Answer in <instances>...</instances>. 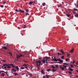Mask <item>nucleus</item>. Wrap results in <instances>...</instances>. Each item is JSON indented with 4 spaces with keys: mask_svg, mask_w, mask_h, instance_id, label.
<instances>
[{
    "mask_svg": "<svg viewBox=\"0 0 78 78\" xmlns=\"http://www.w3.org/2000/svg\"><path fill=\"white\" fill-rule=\"evenodd\" d=\"M51 71V69H48L47 70V71L48 72H49V71Z\"/></svg>",
    "mask_w": 78,
    "mask_h": 78,
    "instance_id": "c756f323",
    "label": "nucleus"
},
{
    "mask_svg": "<svg viewBox=\"0 0 78 78\" xmlns=\"http://www.w3.org/2000/svg\"><path fill=\"white\" fill-rule=\"evenodd\" d=\"M4 66H2V69H4V68H3V67H4Z\"/></svg>",
    "mask_w": 78,
    "mask_h": 78,
    "instance_id": "864d4df0",
    "label": "nucleus"
},
{
    "mask_svg": "<svg viewBox=\"0 0 78 78\" xmlns=\"http://www.w3.org/2000/svg\"><path fill=\"white\" fill-rule=\"evenodd\" d=\"M6 45L5 46L7 47V46L8 45V44L7 43L5 44L4 45V46Z\"/></svg>",
    "mask_w": 78,
    "mask_h": 78,
    "instance_id": "ea45409f",
    "label": "nucleus"
},
{
    "mask_svg": "<svg viewBox=\"0 0 78 78\" xmlns=\"http://www.w3.org/2000/svg\"><path fill=\"white\" fill-rule=\"evenodd\" d=\"M51 67H52V68H53V69H55V68H56V67H55V66H54L53 65H52L51 66Z\"/></svg>",
    "mask_w": 78,
    "mask_h": 78,
    "instance_id": "6ab92c4d",
    "label": "nucleus"
},
{
    "mask_svg": "<svg viewBox=\"0 0 78 78\" xmlns=\"http://www.w3.org/2000/svg\"><path fill=\"white\" fill-rule=\"evenodd\" d=\"M58 61H59L60 62H61L62 63L63 62V60H62L60 59V58L58 59Z\"/></svg>",
    "mask_w": 78,
    "mask_h": 78,
    "instance_id": "39448f33",
    "label": "nucleus"
},
{
    "mask_svg": "<svg viewBox=\"0 0 78 78\" xmlns=\"http://www.w3.org/2000/svg\"><path fill=\"white\" fill-rule=\"evenodd\" d=\"M68 73H69V74H72V73L70 71H68Z\"/></svg>",
    "mask_w": 78,
    "mask_h": 78,
    "instance_id": "72a5a7b5",
    "label": "nucleus"
},
{
    "mask_svg": "<svg viewBox=\"0 0 78 78\" xmlns=\"http://www.w3.org/2000/svg\"><path fill=\"white\" fill-rule=\"evenodd\" d=\"M70 60V59L69 58H67L66 59V61H69Z\"/></svg>",
    "mask_w": 78,
    "mask_h": 78,
    "instance_id": "bb28decb",
    "label": "nucleus"
},
{
    "mask_svg": "<svg viewBox=\"0 0 78 78\" xmlns=\"http://www.w3.org/2000/svg\"><path fill=\"white\" fill-rule=\"evenodd\" d=\"M46 64H48V62H46Z\"/></svg>",
    "mask_w": 78,
    "mask_h": 78,
    "instance_id": "0e129e2a",
    "label": "nucleus"
},
{
    "mask_svg": "<svg viewBox=\"0 0 78 78\" xmlns=\"http://www.w3.org/2000/svg\"><path fill=\"white\" fill-rule=\"evenodd\" d=\"M45 76L46 77H45ZM43 78H49V77H48V75L46 74L45 76H44L43 77Z\"/></svg>",
    "mask_w": 78,
    "mask_h": 78,
    "instance_id": "7ed1b4c3",
    "label": "nucleus"
},
{
    "mask_svg": "<svg viewBox=\"0 0 78 78\" xmlns=\"http://www.w3.org/2000/svg\"><path fill=\"white\" fill-rule=\"evenodd\" d=\"M52 70L53 72V71H56L55 69H53Z\"/></svg>",
    "mask_w": 78,
    "mask_h": 78,
    "instance_id": "79ce46f5",
    "label": "nucleus"
},
{
    "mask_svg": "<svg viewBox=\"0 0 78 78\" xmlns=\"http://www.w3.org/2000/svg\"><path fill=\"white\" fill-rule=\"evenodd\" d=\"M3 4H5V3H6V1H3Z\"/></svg>",
    "mask_w": 78,
    "mask_h": 78,
    "instance_id": "4c0bfd02",
    "label": "nucleus"
},
{
    "mask_svg": "<svg viewBox=\"0 0 78 78\" xmlns=\"http://www.w3.org/2000/svg\"><path fill=\"white\" fill-rule=\"evenodd\" d=\"M8 71H6V74H7L8 73Z\"/></svg>",
    "mask_w": 78,
    "mask_h": 78,
    "instance_id": "13d9d810",
    "label": "nucleus"
},
{
    "mask_svg": "<svg viewBox=\"0 0 78 78\" xmlns=\"http://www.w3.org/2000/svg\"><path fill=\"white\" fill-rule=\"evenodd\" d=\"M53 61H58V59H57L56 58V57H54V58L53 59Z\"/></svg>",
    "mask_w": 78,
    "mask_h": 78,
    "instance_id": "20e7f679",
    "label": "nucleus"
},
{
    "mask_svg": "<svg viewBox=\"0 0 78 78\" xmlns=\"http://www.w3.org/2000/svg\"><path fill=\"white\" fill-rule=\"evenodd\" d=\"M15 11H16V12H19V10H18L17 9H16L15 10Z\"/></svg>",
    "mask_w": 78,
    "mask_h": 78,
    "instance_id": "58836bf2",
    "label": "nucleus"
},
{
    "mask_svg": "<svg viewBox=\"0 0 78 78\" xmlns=\"http://www.w3.org/2000/svg\"><path fill=\"white\" fill-rule=\"evenodd\" d=\"M70 66L71 67V68H72V67H74L73 66L72 64H70Z\"/></svg>",
    "mask_w": 78,
    "mask_h": 78,
    "instance_id": "b1692460",
    "label": "nucleus"
},
{
    "mask_svg": "<svg viewBox=\"0 0 78 78\" xmlns=\"http://www.w3.org/2000/svg\"><path fill=\"white\" fill-rule=\"evenodd\" d=\"M60 52H61V53H62V54H65V53H64V51L62 50H60Z\"/></svg>",
    "mask_w": 78,
    "mask_h": 78,
    "instance_id": "9b49d317",
    "label": "nucleus"
},
{
    "mask_svg": "<svg viewBox=\"0 0 78 78\" xmlns=\"http://www.w3.org/2000/svg\"><path fill=\"white\" fill-rule=\"evenodd\" d=\"M20 69H25V68H24V67H21Z\"/></svg>",
    "mask_w": 78,
    "mask_h": 78,
    "instance_id": "473e14b6",
    "label": "nucleus"
},
{
    "mask_svg": "<svg viewBox=\"0 0 78 78\" xmlns=\"http://www.w3.org/2000/svg\"><path fill=\"white\" fill-rule=\"evenodd\" d=\"M41 61H42L38 60L36 62V63L37 64V67H40V66H41Z\"/></svg>",
    "mask_w": 78,
    "mask_h": 78,
    "instance_id": "f03ea898",
    "label": "nucleus"
},
{
    "mask_svg": "<svg viewBox=\"0 0 78 78\" xmlns=\"http://www.w3.org/2000/svg\"><path fill=\"white\" fill-rule=\"evenodd\" d=\"M27 15H29V14L27 13H26V16H27Z\"/></svg>",
    "mask_w": 78,
    "mask_h": 78,
    "instance_id": "c03bdc74",
    "label": "nucleus"
},
{
    "mask_svg": "<svg viewBox=\"0 0 78 78\" xmlns=\"http://www.w3.org/2000/svg\"><path fill=\"white\" fill-rule=\"evenodd\" d=\"M12 70L13 71V72H16V69H15L13 68L12 69Z\"/></svg>",
    "mask_w": 78,
    "mask_h": 78,
    "instance_id": "4468645a",
    "label": "nucleus"
},
{
    "mask_svg": "<svg viewBox=\"0 0 78 78\" xmlns=\"http://www.w3.org/2000/svg\"><path fill=\"white\" fill-rule=\"evenodd\" d=\"M28 65V64H27V65L23 64V66H27Z\"/></svg>",
    "mask_w": 78,
    "mask_h": 78,
    "instance_id": "cd10ccee",
    "label": "nucleus"
},
{
    "mask_svg": "<svg viewBox=\"0 0 78 78\" xmlns=\"http://www.w3.org/2000/svg\"><path fill=\"white\" fill-rule=\"evenodd\" d=\"M58 55L59 56V55H60V54L59 53V52H58Z\"/></svg>",
    "mask_w": 78,
    "mask_h": 78,
    "instance_id": "4d7b16f0",
    "label": "nucleus"
},
{
    "mask_svg": "<svg viewBox=\"0 0 78 78\" xmlns=\"http://www.w3.org/2000/svg\"><path fill=\"white\" fill-rule=\"evenodd\" d=\"M24 27H23L24 28H27V26H25V25H24Z\"/></svg>",
    "mask_w": 78,
    "mask_h": 78,
    "instance_id": "a19ab883",
    "label": "nucleus"
},
{
    "mask_svg": "<svg viewBox=\"0 0 78 78\" xmlns=\"http://www.w3.org/2000/svg\"><path fill=\"white\" fill-rule=\"evenodd\" d=\"M33 2H29V5H32V4H33Z\"/></svg>",
    "mask_w": 78,
    "mask_h": 78,
    "instance_id": "ddd939ff",
    "label": "nucleus"
},
{
    "mask_svg": "<svg viewBox=\"0 0 78 78\" xmlns=\"http://www.w3.org/2000/svg\"><path fill=\"white\" fill-rule=\"evenodd\" d=\"M2 61H4V62H6V61L4 60H3Z\"/></svg>",
    "mask_w": 78,
    "mask_h": 78,
    "instance_id": "338daca9",
    "label": "nucleus"
},
{
    "mask_svg": "<svg viewBox=\"0 0 78 78\" xmlns=\"http://www.w3.org/2000/svg\"><path fill=\"white\" fill-rule=\"evenodd\" d=\"M55 67H56V68H57V69H58V65H55Z\"/></svg>",
    "mask_w": 78,
    "mask_h": 78,
    "instance_id": "a878e982",
    "label": "nucleus"
},
{
    "mask_svg": "<svg viewBox=\"0 0 78 78\" xmlns=\"http://www.w3.org/2000/svg\"><path fill=\"white\" fill-rule=\"evenodd\" d=\"M75 77H77V78H78V76H75Z\"/></svg>",
    "mask_w": 78,
    "mask_h": 78,
    "instance_id": "774afa93",
    "label": "nucleus"
},
{
    "mask_svg": "<svg viewBox=\"0 0 78 78\" xmlns=\"http://www.w3.org/2000/svg\"><path fill=\"white\" fill-rule=\"evenodd\" d=\"M12 66L13 68L16 67V66H14V65L13 64H12Z\"/></svg>",
    "mask_w": 78,
    "mask_h": 78,
    "instance_id": "f3484780",
    "label": "nucleus"
},
{
    "mask_svg": "<svg viewBox=\"0 0 78 78\" xmlns=\"http://www.w3.org/2000/svg\"><path fill=\"white\" fill-rule=\"evenodd\" d=\"M7 46H2V48H3L5 50H8V48L6 47Z\"/></svg>",
    "mask_w": 78,
    "mask_h": 78,
    "instance_id": "423d86ee",
    "label": "nucleus"
},
{
    "mask_svg": "<svg viewBox=\"0 0 78 78\" xmlns=\"http://www.w3.org/2000/svg\"><path fill=\"white\" fill-rule=\"evenodd\" d=\"M9 54H10V55L12 56V54H11V52H9Z\"/></svg>",
    "mask_w": 78,
    "mask_h": 78,
    "instance_id": "49530a36",
    "label": "nucleus"
},
{
    "mask_svg": "<svg viewBox=\"0 0 78 78\" xmlns=\"http://www.w3.org/2000/svg\"><path fill=\"white\" fill-rule=\"evenodd\" d=\"M41 73L43 75H45V74L44 71L42 70H41Z\"/></svg>",
    "mask_w": 78,
    "mask_h": 78,
    "instance_id": "1a4fd4ad",
    "label": "nucleus"
},
{
    "mask_svg": "<svg viewBox=\"0 0 78 78\" xmlns=\"http://www.w3.org/2000/svg\"><path fill=\"white\" fill-rule=\"evenodd\" d=\"M64 56H62L61 57H60V58H61L62 59H64Z\"/></svg>",
    "mask_w": 78,
    "mask_h": 78,
    "instance_id": "a211bd4d",
    "label": "nucleus"
},
{
    "mask_svg": "<svg viewBox=\"0 0 78 78\" xmlns=\"http://www.w3.org/2000/svg\"><path fill=\"white\" fill-rule=\"evenodd\" d=\"M1 76H5V74L3 73H2L1 75Z\"/></svg>",
    "mask_w": 78,
    "mask_h": 78,
    "instance_id": "dca6fc26",
    "label": "nucleus"
},
{
    "mask_svg": "<svg viewBox=\"0 0 78 78\" xmlns=\"http://www.w3.org/2000/svg\"><path fill=\"white\" fill-rule=\"evenodd\" d=\"M75 17H78V14H76V15H75Z\"/></svg>",
    "mask_w": 78,
    "mask_h": 78,
    "instance_id": "c85d7f7f",
    "label": "nucleus"
},
{
    "mask_svg": "<svg viewBox=\"0 0 78 78\" xmlns=\"http://www.w3.org/2000/svg\"><path fill=\"white\" fill-rule=\"evenodd\" d=\"M23 61H24V62H28V61H26L25 60H23Z\"/></svg>",
    "mask_w": 78,
    "mask_h": 78,
    "instance_id": "3c124183",
    "label": "nucleus"
},
{
    "mask_svg": "<svg viewBox=\"0 0 78 78\" xmlns=\"http://www.w3.org/2000/svg\"><path fill=\"white\" fill-rule=\"evenodd\" d=\"M15 69H16L17 70H19V67L17 66H16L15 67Z\"/></svg>",
    "mask_w": 78,
    "mask_h": 78,
    "instance_id": "9d476101",
    "label": "nucleus"
},
{
    "mask_svg": "<svg viewBox=\"0 0 78 78\" xmlns=\"http://www.w3.org/2000/svg\"><path fill=\"white\" fill-rule=\"evenodd\" d=\"M30 76H32V74H30Z\"/></svg>",
    "mask_w": 78,
    "mask_h": 78,
    "instance_id": "680f3d73",
    "label": "nucleus"
},
{
    "mask_svg": "<svg viewBox=\"0 0 78 78\" xmlns=\"http://www.w3.org/2000/svg\"><path fill=\"white\" fill-rule=\"evenodd\" d=\"M26 12H28V11H29V10H28L27 9H26Z\"/></svg>",
    "mask_w": 78,
    "mask_h": 78,
    "instance_id": "37998d69",
    "label": "nucleus"
},
{
    "mask_svg": "<svg viewBox=\"0 0 78 78\" xmlns=\"http://www.w3.org/2000/svg\"><path fill=\"white\" fill-rule=\"evenodd\" d=\"M45 60L46 61V62H47V61H48V60L47 59H45Z\"/></svg>",
    "mask_w": 78,
    "mask_h": 78,
    "instance_id": "6e6d98bb",
    "label": "nucleus"
},
{
    "mask_svg": "<svg viewBox=\"0 0 78 78\" xmlns=\"http://www.w3.org/2000/svg\"><path fill=\"white\" fill-rule=\"evenodd\" d=\"M24 69H27V68H28V66H26V67H24Z\"/></svg>",
    "mask_w": 78,
    "mask_h": 78,
    "instance_id": "a18cd8bd",
    "label": "nucleus"
},
{
    "mask_svg": "<svg viewBox=\"0 0 78 78\" xmlns=\"http://www.w3.org/2000/svg\"><path fill=\"white\" fill-rule=\"evenodd\" d=\"M45 58H46V59H50V58H51L50 57H45L43 58L42 60H41L42 61V62L43 63V64H45Z\"/></svg>",
    "mask_w": 78,
    "mask_h": 78,
    "instance_id": "f257e3e1",
    "label": "nucleus"
},
{
    "mask_svg": "<svg viewBox=\"0 0 78 78\" xmlns=\"http://www.w3.org/2000/svg\"><path fill=\"white\" fill-rule=\"evenodd\" d=\"M7 69H10V68H11V67L9 66H7Z\"/></svg>",
    "mask_w": 78,
    "mask_h": 78,
    "instance_id": "412c9836",
    "label": "nucleus"
},
{
    "mask_svg": "<svg viewBox=\"0 0 78 78\" xmlns=\"http://www.w3.org/2000/svg\"><path fill=\"white\" fill-rule=\"evenodd\" d=\"M39 59H40V60H41V57H40L39 58Z\"/></svg>",
    "mask_w": 78,
    "mask_h": 78,
    "instance_id": "052dcab7",
    "label": "nucleus"
},
{
    "mask_svg": "<svg viewBox=\"0 0 78 78\" xmlns=\"http://www.w3.org/2000/svg\"><path fill=\"white\" fill-rule=\"evenodd\" d=\"M7 65L8 66H12V63H11V64H8Z\"/></svg>",
    "mask_w": 78,
    "mask_h": 78,
    "instance_id": "7c9ffc66",
    "label": "nucleus"
},
{
    "mask_svg": "<svg viewBox=\"0 0 78 78\" xmlns=\"http://www.w3.org/2000/svg\"><path fill=\"white\" fill-rule=\"evenodd\" d=\"M4 67V66H6V67H7L8 66V64H4L2 65Z\"/></svg>",
    "mask_w": 78,
    "mask_h": 78,
    "instance_id": "2eb2a0df",
    "label": "nucleus"
},
{
    "mask_svg": "<svg viewBox=\"0 0 78 78\" xmlns=\"http://www.w3.org/2000/svg\"><path fill=\"white\" fill-rule=\"evenodd\" d=\"M62 66H63V67H65V68H66V67H67V66H65L64 65H63Z\"/></svg>",
    "mask_w": 78,
    "mask_h": 78,
    "instance_id": "c9c22d12",
    "label": "nucleus"
},
{
    "mask_svg": "<svg viewBox=\"0 0 78 78\" xmlns=\"http://www.w3.org/2000/svg\"><path fill=\"white\" fill-rule=\"evenodd\" d=\"M19 11H20V12H22V13L25 12V11L22 10H21V9H19Z\"/></svg>",
    "mask_w": 78,
    "mask_h": 78,
    "instance_id": "6e6552de",
    "label": "nucleus"
},
{
    "mask_svg": "<svg viewBox=\"0 0 78 78\" xmlns=\"http://www.w3.org/2000/svg\"><path fill=\"white\" fill-rule=\"evenodd\" d=\"M64 65H66V66H68V64H67L66 63H63Z\"/></svg>",
    "mask_w": 78,
    "mask_h": 78,
    "instance_id": "393cba45",
    "label": "nucleus"
},
{
    "mask_svg": "<svg viewBox=\"0 0 78 78\" xmlns=\"http://www.w3.org/2000/svg\"><path fill=\"white\" fill-rule=\"evenodd\" d=\"M59 67H60V69H61V68H62V66H61V65H60V66Z\"/></svg>",
    "mask_w": 78,
    "mask_h": 78,
    "instance_id": "09e8293b",
    "label": "nucleus"
},
{
    "mask_svg": "<svg viewBox=\"0 0 78 78\" xmlns=\"http://www.w3.org/2000/svg\"><path fill=\"white\" fill-rule=\"evenodd\" d=\"M0 7L1 8H3V5H1Z\"/></svg>",
    "mask_w": 78,
    "mask_h": 78,
    "instance_id": "e433bc0d",
    "label": "nucleus"
},
{
    "mask_svg": "<svg viewBox=\"0 0 78 78\" xmlns=\"http://www.w3.org/2000/svg\"><path fill=\"white\" fill-rule=\"evenodd\" d=\"M66 16H67L68 17H70V15H69V14H66Z\"/></svg>",
    "mask_w": 78,
    "mask_h": 78,
    "instance_id": "5701e85b",
    "label": "nucleus"
},
{
    "mask_svg": "<svg viewBox=\"0 0 78 78\" xmlns=\"http://www.w3.org/2000/svg\"><path fill=\"white\" fill-rule=\"evenodd\" d=\"M61 69H62V70L63 71L64 70V69H65V68H64L63 67L61 68Z\"/></svg>",
    "mask_w": 78,
    "mask_h": 78,
    "instance_id": "4be33fe9",
    "label": "nucleus"
},
{
    "mask_svg": "<svg viewBox=\"0 0 78 78\" xmlns=\"http://www.w3.org/2000/svg\"><path fill=\"white\" fill-rule=\"evenodd\" d=\"M13 74L15 76H16V75H18V74H17V73H15Z\"/></svg>",
    "mask_w": 78,
    "mask_h": 78,
    "instance_id": "aec40b11",
    "label": "nucleus"
},
{
    "mask_svg": "<svg viewBox=\"0 0 78 78\" xmlns=\"http://www.w3.org/2000/svg\"><path fill=\"white\" fill-rule=\"evenodd\" d=\"M17 57H19V58H20V56L17 55Z\"/></svg>",
    "mask_w": 78,
    "mask_h": 78,
    "instance_id": "e2e57ef3",
    "label": "nucleus"
},
{
    "mask_svg": "<svg viewBox=\"0 0 78 78\" xmlns=\"http://www.w3.org/2000/svg\"><path fill=\"white\" fill-rule=\"evenodd\" d=\"M74 51V49H73L71 50L70 51H71V53H73V52Z\"/></svg>",
    "mask_w": 78,
    "mask_h": 78,
    "instance_id": "f8f14e48",
    "label": "nucleus"
},
{
    "mask_svg": "<svg viewBox=\"0 0 78 78\" xmlns=\"http://www.w3.org/2000/svg\"><path fill=\"white\" fill-rule=\"evenodd\" d=\"M46 4L45 3H44L43 4H42V5L43 6H45V5Z\"/></svg>",
    "mask_w": 78,
    "mask_h": 78,
    "instance_id": "2f4dec72",
    "label": "nucleus"
},
{
    "mask_svg": "<svg viewBox=\"0 0 78 78\" xmlns=\"http://www.w3.org/2000/svg\"><path fill=\"white\" fill-rule=\"evenodd\" d=\"M73 10L74 11H76V10H78V9H73Z\"/></svg>",
    "mask_w": 78,
    "mask_h": 78,
    "instance_id": "de8ad7c7",
    "label": "nucleus"
},
{
    "mask_svg": "<svg viewBox=\"0 0 78 78\" xmlns=\"http://www.w3.org/2000/svg\"><path fill=\"white\" fill-rule=\"evenodd\" d=\"M37 67H37V69H38V70H39V66H37Z\"/></svg>",
    "mask_w": 78,
    "mask_h": 78,
    "instance_id": "5fc2aeb1",
    "label": "nucleus"
},
{
    "mask_svg": "<svg viewBox=\"0 0 78 78\" xmlns=\"http://www.w3.org/2000/svg\"><path fill=\"white\" fill-rule=\"evenodd\" d=\"M7 67L5 66L4 67V69H6Z\"/></svg>",
    "mask_w": 78,
    "mask_h": 78,
    "instance_id": "bf43d9fd",
    "label": "nucleus"
},
{
    "mask_svg": "<svg viewBox=\"0 0 78 78\" xmlns=\"http://www.w3.org/2000/svg\"><path fill=\"white\" fill-rule=\"evenodd\" d=\"M20 57H23V55H20Z\"/></svg>",
    "mask_w": 78,
    "mask_h": 78,
    "instance_id": "f704fd0d",
    "label": "nucleus"
},
{
    "mask_svg": "<svg viewBox=\"0 0 78 78\" xmlns=\"http://www.w3.org/2000/svg\"><path fill=\"white\" fill-rule=\"evenodd\" d=\"M74 5L76 6V3H74Z\"/></svg>",
    "mask_w": 78,
    "mask_h": 78,
    "instance_id": "69168bd1",
    "label": "nucleus"
},
{
    "mask_svg": "<svg viewBox=\"0 0 78 78\" xmlns=\"http://www.w3.org/2000/svg\"><path fill=\"white\" fill-rule=\"evenodd\" d=\"M67 56L68 57H69V56H70V55L69 54H67Z\"/></svg>",
    "mask_w": 78,
    "mask_h": 78,
    "instance_id": "8fccbe9b",
    "label": "nucleus"
},
{
    "mask_svg": "<svg viewBox=\"0 0 78 78\" xmlns=\"http://www.w3.org/2000/svg\"><path fill=\"white\" fill-rule=\"evenodd\" d=\"M68 69L69 70H70V71H73V69L71 68H70V67H69V68Z\"/></svg>",
    "mask_w": 78,
    "mask_h": 78,
    "instance_id": "0eeeda50",
    "label": "nucleus"
},
{
    "mask_svg": "<svg viewBox=\"0 0 78 78\" xmlns=\"http://www.w3.org/2000/svg\"><path fill=\"white\" fill-rule=\"evenodd\" d=\"M2 72H5V71H1L0 72V73H2Z\"/></svg>",
    "mask_w": 78,
    "mask_h": 78,
    "instance_id": "603ef678",
    "label": "nucleus"
}]
</instances>
